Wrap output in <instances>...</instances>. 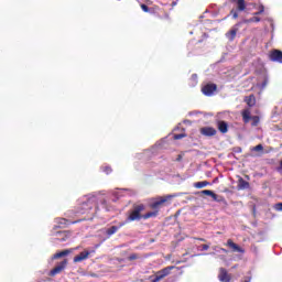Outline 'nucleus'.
<instances>
[{
    "label": "nucleus",
    "mask_w": 282,
    "mask_h": 282,
    "mask_svg": "<svg viewBox=\"0 0 282 282\" xmlns=\"http://www.w3.org/2000/svg\"><path fill=\"white\" fill-rule=\"evenodd\" d=\"M241 117L245 124H248L251 120V127H259V122H261V118H259V116L251 117L250 109L248 108L241 111Z\"/></svg>",
    "instance_id": "obj_2"
},
{
    "label": "nucleus",
    "mask_w": 282,
    "mask_h": 282,
    "mask_svg": "<svg viewBox=\"0 0 282 282\" xmlns=\"http://www.w3.org/2000/svg\"><path fill=\"white\" fill-rule=\"evenodd\" d=\"M123 226H127V223H126V221L119 223L118 226H111L110 228H108V229L106 230L107 237H111V236L116 235V232H118V230H119L120 228H122Z\"/></svg>",
    "instance_id": "obj_10"
},
{
    "label": "nucleus",
    "mask_w": 282,
    "mask_h": 282,
    "mask_svg": "<svg viewBox=\"0 0 282 282\" xmlns=\"http://www.w3.org/2000/svg\"><path fill=\"white\" fill-rule=\"evenodd\" d=\"M218 279L221 282H230V274H228V271L225 268H220Z\"/></svg>",
    "instance_id": "obj_12"
},
{
    "label": "nucleus",
    "mask_w": 282,
    "mask_h": 282,
    "mask_svg": "<svg viewBox=\"0 0 282 282\" xmlns=\"http://www.w3.org/2000/svg\"><path fill=\"white\" fill-rule=\"evenodd\" d=\"M176 162H182V154H178V155H177Z\"/></svg>",
    "instance_id": "obj_33"
},
{
    "label": "nucleus",
    "mask_w": 282,
    "mask_h": 282,
    "mask_svg": "<svg viewBox=\"0 0 282 282\" xmlns=\"http://www.w3.org/2000/svg\"><path fill=\"white\" fill-rule=\"evenodd\" d=\"M259 22H261V18L259 17H253L248 20H243V23H259Z\"/></svg>",
    "instance_id": "obj_22"
},
{
    "label": "nucleus",
    "mask_w": 282,
    "mask_h": 282,
    "mask_svg": "<svg viewBox=\"0 0 282 282\" xmlns=\"http://www.w3.org/2000/svg\"><path fill=\"white\" fill-rule=\"evenodd\" d=\"M147 210V206L142 203L133 204L132 208L128 212V217L126 218V224H131V221H140L143 218L142 213Z\"/></svg>",
    "instance_id": "obj_1"
},
{
    "label": "nucleus",
    "mask_w": 282,
    "mask_h": 282,
    "mask_svg": "<svg viewBox=\"0 0 282 282\" xmlns=\"http://www.w3.org/2000/svg\"><path fill=\"white\" fill-rule=\"evenodd\" d=\"M59 224H65V226H69V224H72V223L65 218H62Z\"/></svg>",
    "instance_id": "obj_31"
},
{
    "label": "nucleus",
    "mask_w": 282,
    "mask_h": 282,
    "mask_svg": "<svg viewBox=\"0 0 282 282\" xmlns=\"http://www.w3.org/2000/svg\"><path fill=\"white\" fill-rule=\"evenodd\" d=\"M196 241H206V239H204V238H194Z\"/></svg>",
    "instance_id": "obj_35"
},
{
    "label": "nucleus",
    "mask_w": 282,
    "mask_h": 282,
    "mask_svg": "<svg viewBox=\"0 0 282 282\" xmlns=\"http://www.w3.org/2000/svg\"><path fill=\"white\" fill-rule=\"evenodd\" d=\"M239 23L234 25L226 34V39H228V41L232 42L235 41V39H237V33L239 32Z\"/></svg>",
    "instance_id": "obj_8"
},
{
    "label": "nucleus",
    "mask_w": 282,
    "mask_h": 282,
    "mask_svg": "<svg viewBox=\"0 0 282 282\" xmlns=\"http://www.w3.org/2000/svg\"><path fill=\"white\" fill-rule=\"evenodd\" d=\"M208 248H210V245H202V250L203 251L208 250Z\"/></svg>",
    "instance_id": "obj_32"
},
{
    "label": "nucleus",
    "mask_w": 282,
    "mask_h": 282,
    "mask_svg": "<svg viewBox=\"0 0 282 282\" xmlns=\"http://www.w3.org/2000/svg\"><path fill=\"white\" fill-rule=\"evenodd\" d=\"M89 254H91L89 251H82L79 254L74 257V262L80 263V261H85V259H89Z\"/></svg>",
    "instance_id": "obj_13"
},
{
    "label": "nucleus",
    "mask_w": 282,
    "mask_h": 282,
    "mask_svg": "<svg viewBox=\"0 0 282 282\" xmlns=\"http://www.w3.org/2000/svg\"><path fill=\"white\" fill-rule=\"evenodd\" d=\"M265 12V7L260 6L259 11L253 13L254 17H259V14H263Z\"/></svg>",
    "instance_id": "obj_26"
},
{
    "label": "nucleus",
    "mask_w": 282,
    "mask_h": 282,
    "mask_svg": "<svg viewBox=\"0 0 282 282\" xmlns=\"http://www.w3.org/2000/svg\"><path fill=\"white\" fill-rule=\"evenodd\" d=\"M91 208H94V205L91 204V200H87L85 203L82 204V213H89L91 210Z\"/></svg>",
    "instance_id": "obj_18"
},
{
    "label": "nucleus",
    "mask_w": 282,
    "mask_h": 282,
    "mask_svg": "<svg viewBox=\"0 0 282 282\" xmlns=\"http://www.w3.org/2000/svg\"><path fill=\"white\" fill-rule=\"evenodd\" d=\"M250 188V183L243 180V177H239L238 180V191H246Z\"/></svg>",
    "instance_id": "obj_14"
},
{
    "label": "nucleus",
    "mask_w": 282,
    "mask_h": 282,
    "mask_svg": "<svg viewBox=\"0 0 282 282\" xmlns=\"http://www.w3.org/2000/svg\"><path fill=\"white\" fill-rule=\"evenodd\" d=\"M182 138H186V134H184V133L174 134V140H182Z\"/></svg>",
    "instance_id": "obj_28"
},
{
    "label": "nucleus",
    "mask_w": 282,
    "mask_h": 282,
    "mask_svg": "<svg viewBox=\"0 0 282 282\" xmlns=\"http://www.w3.org/2000/svg\"><path fill=\"white\" fill-rule=\"evenodd\" d=\"M158 210H153V212H149L143 214V218L142 219H151L153 217H158Z\"/></svg>",
    "instance_id": "obj_21"
},
{
    "label": "nucleus",
    "mask_w": 282,
    "mask_h": 282,
    "mask_svg": "<svg viewBox=\"0 0 282 282\" xmlns=\"http://www.w3.org/2000/svg\"><path fill=\"white\" fill-rule=\"evenodd\" d=\"M218 131L220 133H226L228 131V122L220 120L217 122Z\"/></svg>",
    "instance_id": "obj_16"
},
{
    "label": "nucleus",
    "mask_w": 282,
    "mask_h": 282,
    "mask_svg": "<svg viewBox=\"0 0 282 282\" xmlns=\"http://www.w3.org/2000/svg\"><path fill=\"white\" fill-rule=\"evenodd\" d=\"M65 268H67V259H64L55 268H53L50 271L48 276H56V274H61V272H63V270H65Z\"/></svg>",
    "instance_id": "obj_7"
},
{
    "label": "nucleus",
    "mask_w": 282,
    "mask_h": 282,
    "mask_svg": "<svg viewBox=\"0 0 282 282\" xmlns=\"http://www.w3.org/2000/svg\"><path fill=\"white\" fill-rule=\"evenodd\" d=\"M278 210H282V203L276 204Z\"/></svg>",
    "instance_id": "obj_34"
},
{
    "label": "nucleus",
    "mask_w": 282,
    "mask_h": 282,
    "mask_svg": "<svg viewBox=\"0 0 282 282\" xmlns=\"http://www.w3.org/2000/svg\"><path fill=\"white\" fill-rule=\"evenodd\" d=\"M230 14H232V19H239V13L235 9L230 11Z\"/></svg>",
    "instance_id": "obj_27"
},
{
    "label": "nucleus",
    "mask_w": 282,
    "mask_h": 282,
    "mask_svg": "<svg viewBox=\"0 0 282 282\" xmlns=\"http://www.w3.org/2000/svg\"><path fill=\"white\" fill-rule=\"evenodd\" d=\"M220 251L225 252V254H228V250L227 249L220 248Z\"/></svg>",
    "instance_id": "obj_36"
},
{
    "label": "nucleus",
    "mask_w": 282,
    "mask_h": 282,
    "mask_svg": "<svg viewBox=\"0 0 282 282\" xmlns=\"http://www.w3.org/2000/svg\"><path fill=\"white\" fill-rule=\"evenodd\" d=\"M72 224H78V221H73Z\"/></svg>",
    "instance_id": "obj_37"
},
{
    "label": "nucleus",
    "mask_w": 282,
    "mask_h": 282,
    "mask_svg": "<svg viewBox=\"0 0 282 282\" xmlns=\"http://www.w3.org/2000/svg\"><path fill=\"white\" fill-rule=\"evenodd\" d=\"M215 91H217V84L209 83L202 87L204 96H215Z\"/></svg>",
    "instance_id": "obj_5"
},
{
    "label": "nucleus",
    "mask_w": 282,
    "mask_h": 282,
    "mask_svg": "<svg viewBox=\"0 0 282 282\" xmlns=\"http://www.w3.org/2000/svg\"><path fill=\"white\" fill-rule=\"evenodd\" d=\"M200 193H202V195H207V196L212 197L214 202H217V194H215V192H213L210 189H204Z\"/></svg>",
    "instance_id": "obj_20"
},
{
    "label": "nucleus",
    "mask_w": 282,
    "mask_h": 282,
    "mask_svg": "<svg viewBox=\"0 0 282 282\" xmlns=\"http://www.w3.org/2000/svg\"><path fill=\"white\" fill-rule=\"evenodd\" d=\"M225 246H227V248H229V250H231V252H239L240 254L246 253V249H243L239 245L235 243V241H232V239H228L227 242L225 243Z\"/></svg>",
    "instance_id": "obj_6"
},
{
    "label": "nucleus",
    "mask_w": 282,
    "mask_h": 282,
    "mask_svg": "<svg viewBox=\"0 0 282 282\" xmlns=\"http://www.w3.org/2000/svg\"><path fill=\"white\" fill-rule=\"evenodd\" d=\"M200 133L207 138H213V135H217V130L213 127H204L200 129Z\"/></svg>",
    "instance_id": "obj_11"
},
{
    "label": "nucleus",
    "mask_w": 282,
    "mask_h": 282,
    "mask_svg": "<svg viewBox=\"0 0 282 282\" xmlns=\"http://www.w3.org/2000/svg\"><path fill=\"white\" fill-rule=\"evenodd\" d=\"M236 6H237V10L238 12H245L247 6H246V0H234Z\"/></svg>",
    "instance_id": "obj_17"
},
{
    "label": "nucleus",
    "mask_w": 282,
    "mask_h": 282,
    "mask_svg": "<svg viewBox=\"0 0 282 282\" xmlns=\"http://www.w3.org/2000/svg\"><path fill=\"white\" fill-rule=\"evenodd\" d=\"M111 167L110 166H105L104 167V173H106V175H109V173H111Z\"/></svg>",
    "instance_id": "obj_30"
},
{
    "label": "nucleus",
    "mask_w": 282,
    "mask_h": 282,
    "mask_svg": "<svg viewBox=\"0 0 282 282\" xmlns=\"http://www.w3.org/2000/svg\"><path fill=\"white\" fill-rule=\"evenodd\" d=\"M61 241H65V238H62Z\"/></svg>",
    "instance_id": "obj_38"
},
{
    "label": "nucleus",
    "mask_w": 282,
    "mask_h": 282,
    "mask_svg": "<svg viewBox=\"0 0 282 282\" xmlns=\"http://www.w3.org/2000/svg\"><path fill=\"white\" fill-rule=\"evenodd\" d=\"M152 10H154V12H150V14L155 17V19H160V21L169 20V13L164 9L152 7Z\"/></svg>",
    "instance_id": "obj_4"
},
{
    "label": "nucleus",
    "mask_w": 282,
    "mask_h": 282,
    "mask_svg": "<svg viewBox=\"0 0 282 282\" xmlns=\"http://www.w3.org/2000/svg\"><path fill=\"white\" fill-rule=\"evenodd\" d=\"M208 181L197 182L194 184L195 188H205V186H208Z\"/></svg>",
    "instance_id": "obj_23"
},
{
    "label": "nucleus",
    "mask_w": 282,
    "mask_h": 282,
    "mask_svg": "<svg viewBox=\"0 0 282 282\" xmlns=\"http://www.w3.org/2000/svg\"><path fill=\"white\" fill-rule=\"evenodd\" d=\"M245 102L248 105V107H254V105H257V97H254V95L246 96Z\"/></svg>",
    "instance_id": "obj_15"
},
{
    "label": "nucleus",
    "mask_w": 282,
    "mask_h": 282,
    "mask_svg": "<svg viewBox=\"0 0 282 282\" xmlns=\"http://www.w3.org/2000/svg\"><path fill=\"white\" fill-rule=\"evenodd\" d=\"M269 58L273 63H282V51H279V50L271 51Z\"/></svg>",
    "instance_id": "obj_9"
},
{
    "label": "nucleus",
    "mask_w": 282,
    "mask_h": 282,
    "mask_svg": "<svg viewBox=\"0 0 282 282\" xmlns=\"http://www.w3.org/2000/svg\"><path fill=\"white\" fill-rule=\"evenodd\" d=\"M171 199V196H162L150 204V208L152 210H158V215H160V208L166 204Z\"/></svg>",
    "instance_id": "obj_3"
},
{
    "label": "nucleus",
    "mask_w": 282,
    "mask_h": 282,
    "mask_svg": "<svg viewBox=\"0 0 282 282\" xmlns=\"http://www.w3.org/2000/svg\"><path fill=\"white\" fill-rule=\"evenodd\" d=\"M135 259H140L138 253H132L128 257V261H135Z\"/></svg>",
    "instance_id": "obj_25"
},
{
    "label": "nucleus",
    "mask_w": 282,
    "mask_h": 282,
    "mask_svg": "<svg viewBox=\"0 0 282 282\" xmlns=\"http://www.w3.org/2000/svg\"><path fill=\"white\" fill-rule=\"evenodd\" d=\"M252 151H263V145L262 144H258V145L252 148Z\"/></svg>",
    "instance_id": "obj_29"
},
{
    "label": "nucleus",
    "mask_w": 282,
    "mask_h": 282,
    "mask_svg": "<svg viewBox=\"0 0 282 282\" xmlns=\"http://www.w3.org/2000/svg\"><path fill=\"white\" fill-rule=\"evenodd\" d=\"M67 254H72V249H66L63 251H59L53 256V259H61L63 257H67Z\"/></svg>",
    "instance_id": "obj_19"
},
{
    "label": "nucleus",
    "mask_w": 282,
    "mask_h": 282,
    "mask_svg": "<svg viewBox=\"0 0 282 282\" xmlns=\"http://www.w3.org/2000/svg\"><path fill=\"white\" fill-rule=\"evenodd\" d=\"M141 10H143V12H149V14H151V12L152 13L155 12V10H153L152 7L149 8V6H147V4H141Z\"/></svg>",
    "instance_id": "obj_24"
}]
</instances>
